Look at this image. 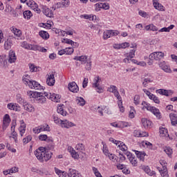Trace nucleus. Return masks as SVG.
<instances>
[{
	"label": "nucleus",
	"instance_id": "obj_1",
	"mask_svg": "<svg viewBox=\"0 0 177 177\" xmlns=\"http://www.w3.org/2000/svg\"><path fill=\"white\" fill-rule=\"evenodd\" d=\"M76 150L78 151H75L74 149L71 147H68V150L71 152V154L73 158L78 159L80 158V154H81L82 151H84L85 150V148L84 147V144H77L75 147Z\"/></svg>",
	"mask_w": 177,
	"mask_h": 177
},
{
	"label": "nucleus",
	"instance_id": "obj_2",
	"mask_svg": "<svg viewBox=\"0 0 177 177\" xmlns=\"http://www.w3.org/2000/svg\"><path fill=\"white\" fill-rule=\"evenodd\" d=\"M56 72H50L48 74L46 75V84L48 86H53L56 80H55V74Z\"/></svg>",
	"mask_w": 177,
	"mask_h": 177
},
{
	"label": "nucleus",
	"instance_id": "obj_3",
	"mask_svg": "<svg viewBox=\"0 0 177 177\" xmlns=\"http://www.w3.org/2000/svg\"><path fill=\"white\" fill-rule=\"evenodd\" d=\"M164 53L162 52H153L151 53L149 56V60H161L164 59Z\"/></svg>",
	"mask_w": 177,
	"mask_h": 177
},
{
	"label": "nucleus",
	"instance_id": "obj_4",
	"mask_svg": "<svg viewBox=\"0 0 177 177\" xmlns=\"http://www.w3.org/2000/svg\"><path fill=\"white\" fill-rule=\"evenodd\" d=\"M44 96L47 97V99H50L53 102H55V103H59L60 102V95L55 93H48L46 92L44 93Z\"/></svg>",
	"mask_w": 177,
	"mask_h": 177
},
{
	"label": "nucleus",
	"instance_id": "obj_5",
	"mask_svg": "<svg viewBox=\"0 0 177 177\" xmlns=\"http://www.w3.org/2000/svg\"><path fill=\"white\" fill-rule=\"evenodd\" d=\"M101 80L102 79H100V77L97 76L94 79V83L93 84V88H95L97 93H103V88H102L99 84V81H101Z\"/></svg>",
	"mask_w": 177,
	"mask_h": 177
},
{
	"label": "nucleus",
	"instance_id": "obj_6",
	"mask_svg": "<svg viewBox=\"0 0 177 177\" xmlns=\"http://www.w3.org/2000/svg\"><path fill=\"white\" fill-rule=\"evenodd\" d=\"M50 158H52V152L45 151V152L42 153L41 156H39L37 158V160H39L41 162H42V161H49V160H50Z\"/></svg>",
	"mask_w": 177,
	"mask_h": 177
},
{
	"label": "nucleus",
	"instance_id": "obj_7",
	"mask_svg": "<svg viewBox=\"0 0 177 177\" xmlns=\"http://www.w3.org/2000/svg\"><path fill=\"white\" fill-rule=\"evenodd\" d=\"M135 52H136V50H131L129 53H125L124 55L125 57L123 59L124 63H126V64L131 63V59H133V57H135Z\"/></svg>",
	"mask_w": 177,
	"mask_h": 177
},
{
	"label": "nucleus",
	"instance_id": "obj_8",
	"mask_svg": "<svg viewBox=\"0 0 177 177\" xmlns=\"http://www.w3.org/2000/svg\"><path fill=\"white\" fill-rule=\"evenodd\" d=\"M127 158L129 160L131 165L133 167H138V159L129 151L126 153Z\"/></svg>",
	"mask_w": 177,
	"mask_h": 177
},
{
	"label": "nucleus",
	"instance_id": "obj_9",
	"mask_svg": "<svg viewBox=\"0 0 177 177\" xmlns=\"http://www.w3.org/2000/svg\"><path fill=\"white\" fill-rule=\"evenodd\" d=\"M28 86L30 89H35V91H41V89H44V87L35 80H32Z\"/></svg>",
	"mask_w": 177,
	"mask_h": 177
},
{
	"label": "nucleus",
	"instance_id": "obj_10",
	"mask_svg": "<svg viewBox=\"0 0 177 177\" xmlns=\"http://www.w3.org/2000/svg\"><path fill=\"white\" fill-rule=\"evenodd\" d=\"M35 100L40 104H44L46 103V96L45 94L41 92H38V95L36 96Z\"/></svg>",
	"mask_w": 177,
	"mask_h": 177
},
{
	"label": "nucleus",
	"instance_id": "obj_11",
	"mask_svg": "<svg viewBox=\"0 0 177 177\" xmlns=\"http://www.w3.org/2000/svg\"><path fill=\"white\" fill-rule=\"evenodd\" d=\"M68 88L71 92H73V93H77L78 91H80V88L78 87V85H77V83L75 82H72L68 84Z\"/></svg>",
	"mask_w": 177,
	"mask_h": 177
},
{
	"label": "nucleus",
	"instance_id": "obj_12",
	"mask_svg": "<svg viewBox=\"0 0 177 177\" xmlns=\"http://www.w3.org/2000/svg\"><path fill=\"white\" fill-rule=\"evenodd\" d=\"M26 5L30 6L37 13H41V9L38 8V5L32 0L27 1Z\"/></svg>",
	"mask_w": 177,
	"mask_h": 177
},
{
	"label": "nucleus",
	"instance_id": "obj_13",
	"mask_svg": "<svg viewBox=\"0 0 177 177\" xmlns=\"http://www.w3.org/2000/svg\"><path fill=\"white\" fill-rule=\"evenodd\" d=\"M61 127L62 128H66V129H68L69 128H71L73 127H76V124L73 123V122L64 120L61 121Z\"/></svg>",
	"mask_w": 177,
	"mask_h": 177
},
{
	"label": "nucleus",
	"instance_id": "obj_14",
	"mask_svg": "<svg viewBox=\"0 0 177 177\" xmlns=\"http://www.w3.org/2000/svg\"><path fill=\"white\" fill-rule=\"evenodd\" d=\"M9 124H10V116L8 114H6L3 120L2 128L3 131H6V128L9 127Z\"/></svg>",
	"mask_w": 177,
	"mask_h": 177
},
{
	"label": "nucleus",
	"instance_id": "obj_15",
	"mask_svg": "<svg viewBox=\"0 0 177 177\" xmlns=\"http://www.w3.org/2000/svg\"><path fill=\"white\" fill-rule=\"evenodd\" d=\"M147 110L148 111H151L158 120L161 119V113L158 109L156 108L155 106H148Z\"/></svg>",
	"mask_w": 177,
	"mask_h": 177
},
{
	"label": "nucleus",
	"instance_id": "obj_16",
	"mask_svg": "<svg viewBox=\"0 0 177 177\" xmlns=\"http://www.w3.org/2000/svg\"><path fill=\"white\" fill-rule=\"evenodd\" d=\"M7 108L8 110H12L13 111H20V106H19V104L13 102L8 103Z\"/></svg>",
	"mask_w": 177,
	"mask_h": 177
},
{
	"label": "nucleus",
	"instance_id": "obj_17",
	"mask_svg": "<svg viewBox=\"0 0 177 177\" xmlns=\"http://www.w3.org/2000/svg\"><path fill=\"white\" fill-rule=\"evenodd\" d=\"M159 67H160V68L162 70H163V71H165V73H172V70L171 69V68L169 66H167L165 64V62H160Z\"/></svg>",
	"mask_w": 177,
	"mask_h": 177
},
{
	"label": "nucleus",
	"instance_id": "obj_18",
	"mask_svg": "<svg viewBox=\"0 0 177 177\" xmlns=\"http://www.w3.org/2000/svg\"><path fill=\"white\" fill-rule=\"evenodd\" d=\"M141 122H142L144 128H145V129H147V128H151V127H153V123L151 122V121H150L146 118H142L141 120Z\"/></svg>",
	"mask_w": 177,
	"mask_h": 177
},
{
	"label": "nucleus",
	"instance_id": "obj_19",
	"mask_svg": "<svg viewBox=\"0 0 177 177\" xmlns=\"http://www.w3.org/2000/svg\"><path fill=\"white\" fill-rule=\"evenodd\" d=\"M68 177H82V176H81V174L77 172V170L74 169H69V171L68 172Z\"/></svg>",
	"mask_w": 177,
	"mask_h": 177
},
{
	"label": "nucleus",
	"instance_id": "obj_20",
	"mask_svg": "<svg viewBox=\"0 0 177 177\" xmlns=\"http://www.w3.org/2000/svg\"><path fill=\"white\" fill-rule=\"evenodd\" d=\"M74 60H79V62H82V64H85V63L88 62L89 60H88V56L86 55H82L80 57H75Z\"/></svg>",
	"mask_w": 177,
	"mask_h": 177
},
{
	"label": "nucleus",
	"instance_id": "obj_21",
	"mask_svg": "<svg viewBox=\"0 0 177 177\" xmlns=\"http://www.w3.org/2000/svg\"><path fill=\"white\" fill-rule=\"evenodd\" d=\"M17 59V58L16 57V54L14 53V51L10 50L8 55V62L15 63Z\"/></svg>",
	"mask_w": 177,
	"mask_h": 177
},
{
	"label": "nucleus",
	"instance_id": "obj_22",
	"mask_svg": "<svg viewBox=\"0 0 177 177\" xmlns=\"http://www.w3.org/2000/svg\"><path fill=\"white\" fill-rule=\"evenodd\" d=\"M68 50H67V48H66V50H60L58 51V55H59V56H62L65 53H66V55H73V53H74V49L71 48H69Z\"/></svg>",
	"mask_w": 177,
	"mask_h": 177
},
{
	"label": "nucleus",
	"instance_id": "obj_23",
	"mask_svg": "<svg viewBox=\"0 0 177 177\" xmlns=\"http://www.w3.org/2000/svg\"><path fill=\"white\" fill-rule=\"evenodd\" d=\"M22 81L25 85H28L30 86V83L32 81L31 80V77L28 75H24L22 77Z\"/></svg>",
	"mask_w": 177,
	"mask_h": 177
},
{
	"label": "nucleus",
	"instance_id": "obj_24",
	"mask_svg": "<svg viewBox=\"0 0 177 177\" xmlns=\"http://www.w3.org/2000/svg\"><path fill=\"white\" fill-rule=\"evenodd\" d=\"M169 118L171 120V125H177V115L175 113H170Z\"/></svg>",
	"mask_w": 177,
	"mask_h": 177
},
{
	"label": "nucleus",
	"instance_id": "obj_25",
	"mask_svg": "<svg viewBox=\"0 0 177 177\" xmlns=\"http://www.w3.org/2000/svg\"><path fill=\"white\" fill-rule=\"evenodd\" d=\"M135 151L140 161H145V156H146V153H145V151Z\"/></svg>",
	"mask_w": 177,
	"mask_h": 177
},
{
	"label": "nucleus",
	"instance_id": "obj_26",
	"mask_svg": "<svg viewBox=\"0 0 177 177\" xmlns=\"http://www.w3.org/2000/svg\"><path fill=\"white\" fill-rule=\"evenodd\" d=\"M153 4L154 8L158 10H162L164 9V6L162 4L158 3V0H153Z\"/></svg>",
	"mask_w": 177,
	"mask_h": 177
},
{
	"label": "nucleus",
	"instance_id": "obj_27",
	"mask_svg": "<svg viewBox=\"0 0 177 177\" xmlns=\"http://www.w3.org/2000/svg\"><path fill=\"white\" fill-rule=\"evenodd\" d=\"M24 109L26 111H29L31 113V111H34V108L32 104H30L27 103V102H24Z\"/></svg>",
	"mask_w": 177,
	"mask_h": 177
},
{
	"label": "nucleus",
	"instance_id": "obj_28",
	"mask_svg": "<svg viewBox=\"0 0 177 177\" xmlns=\"http://www.w3.org/2000/svg\"><path fill=\"white\" fill-rule=\"evenodd\" d=\"M19 129L21 136H23L26 132V123H24V120L21 121V126Z\"/></svg>",
	"mask_w": 177,
	"mask_h": 177
},
{
	"label": "nucleus",
	"instance_id": "obj_29",
	"mask_svg": "<svg viewBox=\"0 0 177 177\" xmlns=\"http://www.w3.org/2000/svg\"><path fill=\"white\" fill-rule=\"evenodd\" d=\"M45 153V148L43 147H40L35 151V156L37 158L39 157V156H42V153Z\"/></svg>",
	"mask_w": 177,
	"mask_h": 177
},
{
	"label": "nucleus",
	"instance_id": "obj_30",
	"mask_svg": "<svg viewBox=\"0 0 177 177\" xmlns=\"http://www.w3.org/2000/svg\"><path fill=\"white\" fill-rule=\"evenodd\" d=\"M8 64L6 55H0V67H5Z\"/></svg>",
	"mask_w": 177,
	"mask_h": 177
},
{
	"label": "nucleus",
	"instance_id": "obj_31",
	"mask_svg": "<svg viewBox=\"0 0 177 177\" xmlns=\"http://www.w3.org/2000/svg\"><path fill=\"white\" fill-rule=\"evenodd\" d=\"M76 103L78 106H85L86 101L82 97H76Z\"/></svg>",
	"mask_w": 177,
	"mask_h": 177
},
{
	"label": "nucleus",
	"instance_id": "obj_32",
	"mask_svg": "<svg viewBox=\"0 0 177 177\" xmlns=\"http://www.w3.org/2000/svg\"><path fill=\"white\" fill-rule=\"evenodd\" d=\"M145 30L147 31H158V28H156L153 24H149L145 26Z\"/></svg>",
	"mask_w": 177,
	"mask_h": 177
},
{
	"label": "nucleus",
	"instance_id": "obj_33",
	"mask_svg": "<svg viewBox=\"0 0 177 177\" xmlns=\"http://www.w3.org/2000/svg\"><path fill=\"white\" fill-rule=\"evenodd\" d=\"M44 15H45L47 17H53V12L49 10V8H45L43 11Z\"/></svg>",
	"mask_w": 177,
	"mask_h": 177
},
{
	"label": "nucleus",
	"instance_id": "obj_34",
	"mask_svg": "<svg viewBox=\"0 0 177 177\" xmlns=\"http://www.w3.org/2000/svg\"><path fill=\"white\" fill-rule=\"evenodd\" d=\"M39 35H40V37H41V38H43V39H49V33H48V32H46V31L41 30L39 32Z\"/></svg>",
	"mask_w": 177,
	"mask_h": 177
},
{
	"label": "nucleus",
	"instance_id": "obj_35",
	"mask_svg": "<svg viewBox=\"0 0 177 177\" xmlns=\"http://www.w3.org/2000/svg\"><path fill=\"white\" fill-rule=\"evenodd\" d=\"M11 31L16 35L17 37H20L21 35V30H19L15 27L11 28Z\"/></svg>",
	"mask_w": 177,
	"mask_h": 177
},
{
	"label": "nucleus",
	"instance_id": "obj_36",
	"mask_svg": "<svg viewBox=\"0 0 177 177\" xmlns=\"http://www.w3.org/2000/svg\"><path fill=\"white\" fill-rule=\"evenodd\" d=\"M32 16V12L30 10H26L24 12V19H27L28 20H30Z\"/></svg>",
	"mask_w": 177,
	"mask_h": 177
},
{
	"label": "nucleus",
	"instance_id": "obj_37",
	"mask_svg": "<svg viewBox=\"0 0 177 177\" xmlns=\"http://www.w3.org/2000/svg\"><path fill=\"white\" fill-rule=\"evenodd\" d=\"M27 95L29 97H32L33 99H35L37 96H38V92L29 91L27 92Z\"/></svg>",
	"mask_w": 177,
	"mask_h": 177
},
{
	"label": "nucleus",
	"instance_id": "obj_38",
	"mask_svg": "<svg viewBox=\"0 0 177 177\" xmlns=\"http://www.w3.org/2000/svg\"><path fill=\"white\" fill-rule=\"evenodd\" d=\"M118 147H120L122 151H124V154L128 151V147H127V145H125L124 142H120V144L118 145Z\"/></svg>",
	"mask_w": 177,
	"mask_h": 177
},
{
	"label": "nucleus",
	"instance_id": "obj_39",
	"mask_svg": "<svg viewBox=\"0 0 177 177\" xmlns=\"http://www.w3.org/2000/svg\"><path fill=\"white\" fill-rule=\"evenodd\" d=\"M160 175L162 177H169L168 171L167 170V166H163V169L160 171Z\"/></svg>",
	"mask_w": 177,
	"mask_h": 177
},
{
	"label": "nucleus",
	"instance_id": "obj_40",
	"mask_svg": "<svg viewBox=\"0 0 177 177\" xmlns=\"http://www.w3.org/2000/svg\"><path fill=\"white\" fill-rule=\"evenodd\" d=\"M159 132L160 133V136H167L168 135V130L164 127L159 129Z\"/></svg>",
	"mask_w": 177,
	"mask_h": 177
},
{
	"label": "nucleus",
	"instance_id": "obj_41",
	"mask_svg": "<svg viewBox=\"0 0 177 177\" xmlns=\"http://www.w3.org/2000/svg\"><path fill=\"white\" fill-rule=\"evenodd\" d=\"M157 91L158 93H160V95H163L164 96H169V91L167 90L160 88L157 90Z\"/></svg>",
	"mask_w": 177,
	"mask_h": 177
},
{
	"label": "nucleus",
	"instance_id": "obj_42",
	"mask_svg": "<svg viewBox=\"0 0 177 177\" xmlns=\"http://www.w3.org/2000/svg\"><path fill=\"white\" fill-rule=\"evenodd\" d=\"M57 111L59 114H61V115H63L64 117L67 115V111H64L62 106H59L57 109Z\"/></svg>",
	"mask_w": 177,
	"mask_h": 177
},
{
	"label": "nucleus",
	"instance_id": "obj_43",
	"mask_svg": "<svg viewBox=\"0 0 177 177\" xmlns=\"http://www.w3.org/2000/svg\"><path fill=\"white\" fill-rule=\"evenodd\" d=\"M164 151L165 153H166V154H167V156L169 157H171V156H172V149H171V147H166L165 149H164Z\"/></svg>",
	"mask_w": 177,
	"mask_h": 177
},
{
	"label": "nucleus",
	"instance_id": "obj_44",
	"mask_svg": "<svg viewBox=\"0 0 177 177\" xmlns=\"http://www.w3.org/2000/svg\"><path fill=\"white\" fill-rule=\"evenodd\" d=\"M12 48V41L10 40H7L4 43V48L6 49V50H9Z\"/></svg>",
	"mask_w": 177,
	"mask_h": 177
},
{
	"label": "nucleus",
	"instance_id": "obj_45",
	"mask_svg": "<svg viewBox=\"0 0 177 177\" xmlns=\"http://www.w3.org/2000/svg\"><path fill=\"white\" fill-rule=\"evenodd\" d=\"M106 109H107V107L102 106H98L97 108V113H99V114H100V115L103 116V111H106Z\"/></svg>",
	"mask_w": 177,
	"mask_h": 177
},
{
	"label": "nucleus",
	"instance_id": "obj_46",
	"mask_svg": "<svg viewBox=\"0 0 177 177\" xmlns=\"http://www.w3.org/2000/svg\"><path fill=\"white\" fill-rule=\"evenodd\" d=\"M110 37H112L111 30H106L105 32H104V35H103L104 39H107L110 38Z\"/></svg>",
	"mask_w": 177,
	"mask_h": 177
},
{
	"label": "nucleus",
	"instance_id": "obj_47",
	"mask_svg": "<svg viewBox=\"0 0 177 177\" xmlns=\"http://www.w3.org/2000/svg\"><path fill=\"white\" fill-rule=\"evenodd\" d=\"M142 169L145 171V172H146V174H147L150 176H153V172H150V168L149 167V166H143Z\"/></svg>",
	"mask_w": 177,
	"mask_h": 177
},
{
	"label": "nucleus",
	"instance_id": "obj_48",
	"mask_svg": "<svg viewBox=\"0 0 177 177\" xmlns=\"http://www.w3.org/2000/svg\"><path fill=\"white\" fill-rule=\"evenodd\" d=\"M118 106L120 109V113H124V106H122V98L121 99V100H118Z\"/></svg>",
	"mask_w": 177,
	"mask_h": 177
},
{
	"label": "nucleus",
	"instance_id": "obj_49",
	"mask_svg": "<svg viewBox=\"0 0 177 177\" xmlns=\"http://www.w3.org/2000/svg\"><path fill=\"white\" fill-rule=\"evenodd\" d=\"M22 48H24L25 49H28L29 50L31 49V44L27 43V41H23L21 43Z\"/></svg>",
	"mask_w": 177,
	"mask_h": 177
},
{
	"label": "nucleus",
	"instance_id": "obj_50",
	"mask_svg": "<svg viewBox=\"0 0 177 177\" xmlns=\"http://www.w3.org/2000/svg\"><path fill=\"white\" fill-rule=\"evenodd\" d=\"M135 109L133 106H131V110L129 111V118H135Z\"/></svg>",
	"mask_w": 177,
	"mask_h": 177
},
{
	"label": "nucleus",
	"instance_id": "obj_51",
	"mask_svg": "<svg viewBox=\"0 0 177 177\" xmlns=\"http://www.w3.org/2000/svg\"><path fill=\"white\" fill-rule=\"evenodd\" d=\"M60 3L62 8H66L70 5L69 0H62Z\"/></svg>",
	"mask_w": 177,
	"mask_h": 177
},
{
	"label": "nucleus",
	"instance_id": "obj_52",
	"mask_svg": "<svg viewBox=\"0 0 177 177\" xmlns=\"http://www.w3.org/2000/svg\"><path fill=\"white\" fill-rule=\"evenodd\" d=\"M151 100H152L154 103H156L157 104H160V100L158 99V97L154 95L153 94H151Z\"/></svg>",
	"mask_w": 177,
	"mask_h": 177
},
{
	"label": "nucleus",
	"instance_id": "obj_53",
	"mask_svg": "<svg viewBox=\"0 0 177 177\" xmlns=\"http://www.w3.org/2000/svg\"><path fill=\"white\" fill-rule=\"evenodd\" d=\"M32 139V137H31V136H28L26 138L23 139V143H24V145H27V143L31 142Z\"/></svg>",
	"mask_w": 177,
	"mask_h": 177
},
{
	"label": "nucleus",
	"instance_id": "obj_54",
	"mask_svg": "<svg viewBox=\"0 0 177 177\" xmlns=\"http://www.w3.org/2000/svg\"><path fill=\"white\" fill-rule=\"evenodd\" d=\"M10 138H13L15 143H17V133L15 130L12 132Z\"/></svg>",
	"mask_w": 177,
	"mask_h": 177
},
{
	"label": "nucleus",
	"instance_id": "obj_55",
	"mask_svg": "<svg viewBox=\"0 0 177 177\" xmlns=\"http://www.w3.org/2000/svg\"><path fill=\"white\" fill-rule=\"evenodd\" d=\"M85 68L87 71L92 70V62H91V60H88V62H86Z\"/></svg>",
	"mask_w": 177,
	"mask_h": 177
},
{
	"label": "nucleus",
	"instance_id": "obj_56",
	"mask_svg": "<svg viewBox=\"0 0 177 177\" xmlns=\"http://www.w3.org/2000/svg\"><path fill=\"white\" fill-rule=\"evenodd\" d=\"M140 103V96L138 95H135L134 97V104L138 106Z\"/></svg>",
	"mask_w": 177,
	"mask_h": 177
},
{
	"label": "nucleus",
	"instance_id": "obj_57",
	"mask_svg": "<svg viewBox=\"0 0 177 177\" xmlns=\"http://www.w3.org/2000/svg\"><path fill=\"white\" fill-rule=\"evenodd\" d=\"M149 82H153V80H151L150 78L144 79V82H142L143 86L145 88H146V86H147V84H149Z\"/></svg>",
	"mask_w": 177,
	"mask_h": 177
},
{
	"label": "nucleus",
	"instance_id": "obj_58",
	"mask_svg": "<svg viewBox=\"0 0 177 177\" xmlns=\"http://www.w3.org/2000/svg\"><path fill=\"white\" fill-rule=\"evenodd\" d=\"M30 50H41V46L38 45H30Z\"/></svg>",
	"mask_w": 177,
	"mask_h": 177
},
{
	"label": "nucleus",
	"instance_id": "obj_59",
	"mask_svg": "<svg viewBox=\"0 0 177 177\" xmlns=\"http://www.w3.org/2000/svg\"><path fill=\"white\" fill-rule=\"evenodd\" d=\"M100 9H103V3H98L95 4V10L99 12Z\"/></svg>",
	"mask_w": 177,
	"mask_h": 177
},
{
	"label": "nucleus",
	"instance_id": "obj_60",
	"mask_svg": "<svg viewBox=\"0 0 177 177\" xmlns=\"http://www.w3.org/2000/svg\"><path fill=\"white\" fill-rule=\"evenodd\" d=\"M109 92H111L112 93H114L115 92H117V86L111 85L110 88H108Z\"/></svg>",
	"mask_w": 177,
	"mask_h": 177
},
{
	"label": "nucleus",
	"instance_id": "obj_61",
	"mask_svg": "<svg viewBox=\"0 0 177 177\" xmlns=\"http://www.w3.org/2000/svg\"><path fill=\"white\" fill-rule=\"evenodd\" d=\"M17 100L18 103H20V104H21V103L24 104L26 102L23 100V97H21V95H20V94L17 95Z\"/></svg>",
	"mask_w": 177,
	"mask_h": 177
},
{
	"label": "nucleus",
	"instance_id": "obj_62",
	"mask_svg": "<svg viewBox=\"0 0 177 177\" xmlns=\"http://www.w3.org/2000/svg\"><path fill=\"white\" fill-rule=\"evenodd\" d=\"M110 160H111V161H113V162H115L117 158H118V156H116L115 155L113 154V153H111L110 155L108 156Z\"/></svg>",
	"mask_w": 177,
	"mask_h": 177
},
{
	"label": "nucleus",
	"instance_id": "obj_63",
	"mask_svg": "<svg viewBox=\"0 0 177 177\" xmlns=\"http://www.w3.org/2000/svg\"><path fill=\"white\" fill-rule=\"evenodd\" d=\"M29 68L31 71V73H34V71H37L38 70V68H37L34 64H29Z\"/></svg>",
	"mask_w": 177,
	"mask_h": 177
},
{
	"label": "nucleus",
	"instance_id": "obj_64",
	"mask_svg": "<svg viewBox=\"0 0 177 177\" xmlns=\"http://www.w3.org/2000/svg\"><path fill=\"white\" fill-rule=\"evenodd\" d=\"M42 131V127H38L33 129L34 133H39Z\"/></svg>",
	"mask_w": 177,
	"mask_h": 177
}]
</instances>
